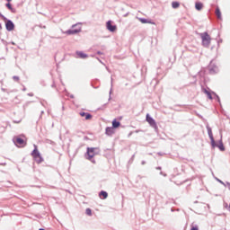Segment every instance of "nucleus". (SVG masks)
Wrapping results in <instances>:
<instances>
[{"label":"nucleus","instance_id":"1","mask_svg":"<svg viewBox=\"0 0 230 230\" xmlns=\"http://www.w3.org/2000/svg\"><path fill=\"white\" fill-rule=\"evenodd\" d=\"M98 154H100V148L98 147H87L86 149V159H88V161H91L92 163H96V161L94 159H93V157H94V155H98Z\"/></svg>","mask_w":230,"mask_h":230},{"label":"nucleus","instance_id":"2","mask_svg":"<svg viewBox=\"0 0 230 230\" xmlns=\"http://www.w3.org/2000/svg\"><path fill=\"white\" fill-rule=\"evenodd\" d=\"M199 37H201L202 46H204V48H209V44H211V36H209L208 32H203L199 34Z\"/></svg>","mask_w":230,"mask_h":230},{"label":"nucleus","instance_id":"3","mask_svg":"<svg viewBox=\"0 0 230 230\" xmlns=\"http://www.w3.org/2000/svg\"><path fill=\"white\" fill-rule=\"evenodd\" d=\"M82 31L81 23H76L72 25V29L66 31L67 35H76V33H80Z\"/></svg>","mask_w":230,"mask_h":230},{"label":"nucleus","instance_id":"4","mask_svg":"<svg viewBox=\"0 0 230 230\" xmlns=\"http://www.w3.org/2000/svg\"><path fill=\"white\" fill-rule=\"evenodd\" d=\"M207 130H208V137L211 141V146L212 148H215L217 146V142H215V137H213V130L211 129V127L207 125Z\"/></svg>","mask_w":230,"mask_h":230},{"label":"nucleus","instance_id":"5","mask_svg":"<svg viewBox=\"0 0 230 230\" xmlns=\"http://www.w3.org/2000/svg\"><path fill=\"white\" fill-rule=\"evenodd\" d=\"M146 119L147 123H149L150 127L157 129V123L155 122V119H154V118L150 117V115L147 114L146 117Z\"/></svg>","mask_w":230,"mask_h":230},{"label":"nucleus","instance_id":"6","mask_svg":"<svg viewBox=\"0 0 230 230\" xmlns=\"http://www.w3.org/2000/svg\"><path fill=\"white\" fill-rule=\"evenodd\" d=\"M5 29L7 30V31H13V30L15 29V24H13V22H12V20H5Z\"/></svg>","mask_w":230,"mask_h":230},{"label":"nucleus","instance_id":"7","mask_svg":"<svg viewBox=\"0 0 230 230\" xmlns=\"http://www.w3.org/2000/svg\"><path fill=\"white\" fill-rule=\"evenodd\" d=\"M208 71H209L210 75H215V74L218 73V66L213 65V61H211L208 66Z\"/></svg>","mask_w":230,"mask_h":230},{"label":"nucleus","instance_id":"8","mask_svg":"<svg viewBox=\"0 0 230 230\" xmlns=\"http://www.w3.org/2000/svg\"><path fill=\"white\" fill-rule=\"evenodd\" d=\"M106 27H107V30H109V31H116V25H112V22L111 21H108L107 23H106Z\"/></svg>","mask_w":230,"mask_h":230},{"label":"nucleus","instance_id":"9","mask_svg":"<svg viewBox=\"0 0 230 230\" xmlns=\"http://www.w3.org/2000/svg\"><path fill=\"white\" fill-rule=\"evenodd\" d=\"M80 116H82V118H85V119H91L93 118V115H91V113H87L84 111H81Z\"/></svg>","mask_w":230,"mask_h":230},{"label":"nucleus","instance_id":"10","mask_svg":"<svg viewBox=\"0 0 230 230\" xmlns=\"http://www.w3.org/2000/svg\"><path fill=\"white\" fill-rule=\"evenodd\" d=\"M32 157L35 159V157H39L40 155V152H39V149H37V146L34 145V149L31 152Z\"/></svg>","mask_w":230,"mask_h":230},{"label":"nucleus","instance_id":"11","mask_svg":"<svg viewBox=\"0 0 230 230\" xmlns=\"http://www.w3.org/2000/svg\"><path fill=\"white\" fill-rule=\"evenodd\" d=\"M204 8V4L202 2H196L195 3V9L198 10V12H200Z\"/></svg>","mask_w":230,"mask_h":230},{"label":"nucleus","instance_id":"12","mask_svg":"<svg viewBox=\"0 0 230 230\" xmlns=\"http://www.w3.org/2000/svg\"><path fill=\"white\" fill-rule=\"evenodd\" d=\"M105 134L107 136H112V134H114V128L113 127L106 128Z\"/></svg>","mask_w":230,"mask_h":230},{"label":"nucleus","instance_id":"13","mask_svg":"<svg viewBox=\"0 0 230 230\" xmlns=\"http://www.w3.org/2000/svg\"><path fill=\"white\" fill-rule=\"evenodd\" d=\"M140 22H142V24H155V22L149 21L147 19L145 18H139Z\"/></svg>","mask_w":230,"mask_h":230},{"label":"nucleus","instance_id":"14","mask_svg":"<svg viewBox=\"0 0 230 230\" xmlns=\"http://www.w3.org/2000/svg\"><path fill=\"white\" fill-rule=\"evenodd\" d=\"M76 55L79 58H87V54L84 53L83 51H76Z\"/></svg>","mask_w":230,"mask_h":230},{"label":"nucleus","instance_id":"15","mask_svg":"<svg viewBox=\"0 0 230 230\" xmlns=\"http://www.w3.org/2000/svg\"><path fill=\"white\" fill-rule=\"evenodd\" d=\"M202 91L205 94H207L208 100H213V95H211V92L208 91L206 88H203Z\"/></svg>","mask_w":230,"mask_h":230},{"label":"nucleus","instance_id":"16","mask_svg":"<svg viewBox=\"0 0 230 230\" xmlns=\"http://www.w3.org/2000/svg\"><path fill=\"white\" fill-rule=\"evenodd\" d=\"M6 8H8V10H10V12H12V13H15L16 10L15 8H13L12 6V4H10V2H8L6 4H5Z\"/></svg>","mask_w":230,"mask_h":230},{"label":"nucleus","instance_id":"17","mask_svg":"<svg viewBox=\"0 0 230 230\" xmlns=\"http://www.w3.org/2000/svg\"><path fill=\"white\" fill-rule=\"evenodd\" d=\"M34 161H36L38 164H40V163L44 162V158L42 157V155H40L39 156H36L34 158Z\"/></svg>","mask_w":230,"mask_h":230},{"label":"nucleus","instance_id":"18","mask_svg":"<svg viewBox=\"0 0 230 230\" xmlns=\"http://www.w3.org/2000/svg\"><path fill=\"white\" fill-rule=\"evenodd\" d=\"M216 15L217 19L222 20V12H220V7L216 8Z\"/></svg>","mask_w":230,"mask_h":230},{"label":"nucleus","instance_id":"19","mask_svg":"<svg viewBox=\"0 0 230 230\" xmlns=\"http://www.w3.org/2000/svg\"><path fill=\"white\" fill-rule=\"evenodd\" d=\"M216 146H217L219 150H221V152H224V150H226V147L224 146V143L222 142V140H219V145L216 144Z\"/></svg>","mask_w":230,"mask_h":230},{"label":"nucleus","instance_id":"20","mask_svg":"<svg viewBox=\"0 0 230 230\" xmlns=\"http://www.w3.org/2000/svg\"><path fill=\"white\" fill-rule=\"evenodd\" d=\"M99 197H102V199H107V197H109V193H107V191L105 190H102L100 193H99Z\"/></svg>","mask_w":230,"mask_h":230},{"label":"nucleus","instance_id":"21","mask_svg":"<svg viewBox=\"0 0 230 230\" xmlns=\"http://www.w3.org/2000/svg\"><path fill=\"white\" fill-rule=\"evenodd\" d=\"M119 125H121V123H120L119 121H118V120H116V119H114V120L112 121V128H118L119 127Z\"/></svg>","mask_w":230,"mask_h":230},{"label":"nucleus","instance_id":"22","mask_svg":"<svg viewBox=\"0 0 230 230\" xmlns=\"http://www.w3.org/2000/svg\"><path fill=\"white\" fill-rule=\"evenodd\" d=\"M15 143H17V145L22 146V145H24V139H22L21 137H17L15 139Z\"/></svg>","mask_w":230,"mask_h":230},{"label":"nucleus","instance_id":"23","mask_svg":"<svg viewBox=\"0 0 230 230\" xmlns=\"http://www.w3.org/2000/svg\"><path fill=\"white\" fill-rule=\"evenodd\" d=\"M85 213L88 217H93V210L91 208H86Z\"/></svg>","mask_w":230,"mask_h":230},{"label":"nucleus","instance_id":"24","mask_svg":"<svg viewBox=\"0 0 230 230\" xmlns=\"http://www.w3.org/2000/svg\"><path fill=\"white\" fill-rule=\"evenodd\" d=\"M181 4H179V2H172V8H179Z\"/></svg>","mask_w":230,"mask_h":230},{"label":"nucleus","instance_id":"25","mask_svg":"<svg viewBox=\"0 0 230 230\" xmlns=\"http://www.w3.org/2000/svg\"><path fill=\"white\" fill-rule=\"evenodd\" d=\"M216 181H217V182H219L220 184H223V186H226V183L222 181V180L216 178Z\"/></svg>","mask_w":230,"mask_h":230},{"label":"nucleus","instance_id":"26","mask_svg":"<svg viewBox=\"0 0 230 230\" xmlns=\"http://www.w3.org/2000/svg\"><path fill=\"white\" fill-rule=\"evenodd\" d=\"M0 17L1 19H3V21H7V18L4 15H3V13H0Z\"/></svg>","mask_w":230,"mask_h":230},{"label":"nucleus","instance_id":"27","mask_svg":"<svg viewBox=\"0 0 230 230\" xmlns=\"http://www.w3.org/2000/svg\"><path fill=\"white\" fill-rule=\"evenodd\" d=\"M111 94H112V88H111V90H110L109 102H111V100H112V97L111 96Z\"/></svg>","mask_w":230,"mask_h":230},{"label":"nucleus","instance_id":"28","mask_svg":"<svg viewBox=\"0 0 230 230\" xmlns=\"http://www.w3.org/2000/svg\"><path fill=\"white\" fill-rule=\"evenodd\" d=\"M190 230H199V226H192Z\"/></svg>","mask_w":230,"mask_h":230},{"label":"nucleus","instance_id":"29","mask_svg":"<svg viewBox=\"0 0 230 230\" xmlns=\"http://www.w3.org/2000/svg\"><path fill=\"white\" fill-rule=\"evenodd\" d=\"M13 80H15L16 82H19V76H17V75L13 76Z\"/></svg>","mask_w":230,"mask_h":230},{"label":"nucleus","instance_id":"30","mask_svg":"<svg viewBox=\"0 0 230 230\" xmlns=\"http://www.w3.org/2000/svg\"><path fill=\"white\" fill-rule=\"evenodd\" d=\"M213 94H215V96H216L217 102L220 103V97H219L218 95H217V93H213Z\"/></svg>","mask_w":230,"mask_h":230},{"label":"nucleus","instance_id":"31","mask_svg":"<svg viewBox=\"0 0 230 230\" xmlns=\"http://www.w3.org/2000/svg\"><path fill=\"white\" fill-rule=\"evenodd\" d=\"M160 175H163L164 177H166V176H167V174L164 173V172H160Z\"/></svg>","mask_w":230,"mask_h":230},{"label":"nucleus","instance_id":"32","mask_svg":"<svg viewBox=\"0 0 230 230\" xmlns=\"http://www.w3.org/2000/svg\"><path fill=\"white\" fill-rule=\"evenodd\" d=\"M97 55H103V52H102V51H97Z\"/></svg>","mask_w":230,"mask_h":230},{"label":"nucleus","instance_id":"33","mask_svg":"<svg viewBox=\"0 0 230 230\" xmlns=\"http://www.w3.org/2000/svg\"><path fill=\"white\" fill-rule=\"evenodd\" d=\"M226 186H228V190H230V183L226 182Z\"/></svg>","mask_w":230,"mask_h":230},{"label":"nucleus","instance_id":"34","mask_svg":"<svg viewBox=\"0 0 230 230\" xmlns=\"http://www.w3.org/2000/svg\"><path fill=\"white\" fill-rule=\"evenodd\" d=\"M41 115L40 116V118H42V114H44V111H41Z\"/></svg>","mask_w":230,"mask_h":230},{"label":"nucleus","instance_id":"35","mask_svg":"<svg viewBox=\"0 0 230 230\" xmlns=\"http://www.w3.org/2000/svg\"><path fill=\"white\" fill-rule=\"evenodd\" d=\"M141 164H146V161H142Z\"/></svg>","mask_w":230,"mask_h":230},{"label":"nucleus","instance_id":"36","mask_svg":"<svg viewBox=\"0 0 230 230\" xmlns=\"http://www.w3.org/2000/svg\"><path fill=\"white\" fill-rule=\"evenodd\" d=\"M156 170H162L161 166L156 167Z\"/></svg>","mask_w":230,"mask_h":230},{"label":"nucleus","instance_id":"37","mask_svg":"<svg viewBox=\"0 0 230 230\" xmlns=\"http://www.w3.org/2000/svg\"><path fill=\"white\" fill-rule=\"evenodd\" d=\"M222 42V40H219L218 41H217V44H220Z\"/></svg>","mask_w":230,"mask_h":230},{"label":"nucleus","instance_id":"38","mask_svg":"<svg viewBox=\"0 0 230 230\" xmlns=\"http://www.w3.org/2000/svg\"><path fill=\"white\" fill-rule=\"evenodd\" d=\"M28 96H33V93H28Z\"/></svg>","mask_w":230,"mask_h":230},{"label":"nucleus","instance_id":"39","mask_svg":"<svg viewBox=\"0 0 230 230\" xmlns=\"http://www.w3.org/2000/svg\"><path fill=\"white\" fill-rule=\"evenodd\" d=\"M70 98H72V99L75 98V95L71 94V95H70Z\"/></svg>","mask_w":230,"mask_h":230},{"label":"nucleus","instance_id":"40","mask_svg":"<svg viewBox=\"0 0 230 230\" xmlns=\"http://www.w3.org/2000/svg\"><path fill=\"white\" fill-rule=\"evenodd\" d=\"M8 3H11L12 0H6Z\"/></svg>","mask_w":230,"mask_h":230},{"label":"nucleus","instance_id":"41","mask_svg":"<svg viewBox=\"0 0 230 230\" xmlns=\"http://www.w3.org/2000/svg\"><path fill=\"white\" fill-rule=\"evenodd\" d=\"M39 230H46V229H44V228H40Z\"/></svg>","mask_w":230,"mask_h":230},{"label":"nucleus","instance_id":"42","mask_svg":"<svg viewBox=\"0 0 230 230\" xmlns=\"http://www.w3.org/2000/svg\"><path fill=\"white\" fill-rule=\"evenodd\" d=\"M52 87H55V84H52Z\"/></svg>","mask_w":230,"mask_h":230},{"label":"nucleus","instance_id":"43","mask_svg":"<svg viewBox=\"0 0 230 230\" xmlns=\"http://www.w3.org/2000/svg\"><path fill=\"white\" fill-rule=\"evenodd\" d=\"M22 91H26V88H23Z\"/></svg>","mask_w":230,"mask_h":230},{"label":"nucleus","instance_id":"44","mask_svg":"<svg viewBox=\"0 0 230 230\" xmlns=\"http://www.w3.org/2000/svg\"><path fill=\"white\" fill-rule=\"evenodd\" d=\"M1 28H2V25H1V23H0V30H1Z\"/></svg>","mask_w":230,"mask_h":230},{"label":"nucleus","instance_id":"45","mask_svg":"<svg viewBox=\"0 0 230 230\" xmlns=\"http://www.w3.org/2000/svg\"><path fill=\"white\" fill-rule=\"evenodd\" d=\"M111 83H112V78H111Z\"/></svg>","mask_w":230,"mask_h":230}]
</instances>
